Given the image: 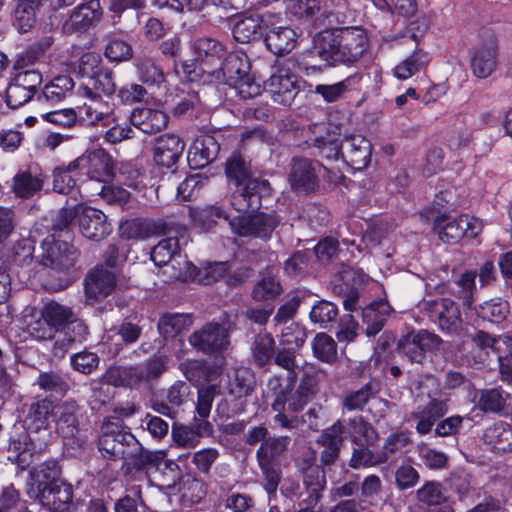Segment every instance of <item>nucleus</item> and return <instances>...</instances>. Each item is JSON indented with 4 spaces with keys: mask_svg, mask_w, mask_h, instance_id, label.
Returning a JSON list of instances; mask_svg holds the SVG:
<instances>
[{
    "mask_svg": "<svg viewBox=\"0 0 512 512\" xmlns=\"http://www.w3.org/2000/svg\"><path fill=\"white\" fill-rule=\"evenodd\" d=\"M368 38L361 27L327 29L313 38L310 56H317L326 66L356 63L366 52Z\"/></svg>",
    "mask_w": 512,
    "mask_h": 512,
    "instance_id": "obj_1",
    "label": "nucleus"
},
{
    "mask_svg": "<svg viewBox=\"0 0 512 512\" xmlns=\"http://www.w3.org/2000/svg\"><path fill=\"white\" fill-rule=\"evenodd\" d=\"M123 230L124 233L127 231L128 238L145 239L154 235L166 234L168 232V225L161 221L136 219L127 222Z\"/></svg>",
    "mask_w": 512,
    "mask_h": 512,
    "instance_id": "obj_42",
    "label": "nucleus"
},
{
    "mask_svg": "<svg viewBox=\"0 0 512 512\" xmlns=\"http://www.w3.org/2000/svg\"><path fill=\"white\" fill-rule=\"evenodd\" d=\"M274 339L270 334H260L256 336L252 353L255 362L259 366H264L270 362L274 355Z\"/></svg>",
    "mask_w": 512,
    "mask_h": 512,
    "instance_id": "obj_62",
    "label": "nucleus"
},
{
    "mask_svg": "<svg viewBox=\"0 0 512 512\" xmlns=\"http://www.w3.org/2000/svg\"><path fill=\"white\" fill-rule=\"evenodd\" d=\"M370 142L361 135L346 136L341 141V157L353 168H365L371 159Z\"/></svg>",
    "mask_w": 512,
    "mask_h": 512,
    "instance_id": "obj_22",
    "label": "nucleus"
},
{
    "mask_svg": "<svg viewBox=\"0 0 512 512\" xmlns=\"http://www.w3.org/2000/svg\"><path fill=\"white\" fill-rule=\"evenodd\" d=\"M296 350L291 348H282L277 351L275 354V363L281 368L286 370L285 376L279 375L282 378V382L285 384V389H289V387L296 382L297 379V368L298 365L296 363Z\"/></svg>",
    "mask_w": 512,
    "mask_h": 512,
    "instance_id": "obj_55",
    "label": "nucleus"
},
{
    "mask_svg": "<svg viewBox=\"0 0 512 512\" xmlns=\"http://www.w3.org/2000/svg\"><path fill=\"white\" fill-rule=\"evenodd\" d=\"M225 171L227 177L237 186L246 185L250 180H257L251 176L245 161L239 155H233L227 160Z\"/></svg>",
    "mask_w": 512,
    "mask_h": 512,
    "instance_id": "obj_61",
    "label": "nucleus"
},
{
    "mask_svg": "<svg viewBox=\"0 0 512 512\" xmlns=\"http://www.w3.org/2000/svg\"><path fill=\"white\" fill-rule=\"evenodd\" d=\"M86 99L78 108L80 117L89 124H96L109 114V105L101 96H82Z\"/></svg>",
    "mask_w": 512,
    "mask_h": 512,
    "instance_id": "obj_47",
    "label": "nucleus"
},
{
    "mask_svg": "<svg viewBox=\"0 0 512 512\" xmlns=\"http://www.w3.org/2000/svg\"><path fill=\"white\" fill-rule=\"evenodd\" d=\"M215 69L201 68L203 75L194 64H182V72L187 81L220 84L225 83L239 90L243 97H254L260 93V85L250 74L251 65L244 53H230Z\"/></svg>",
    "mask_w": 512,
    "mask_h": 512,
    "instance_id": "obj_2",
    "label": "nucleus"
},
{
    "mask_svg": "<svg viewBox=\"0 0 512 512\" xmlns=\"http://www.w3.org/2000/svg\"><path fill=\"white\" fill-rule=\"evenodd\" d=\"M116 90V84L112 72L99 71L89 79V83L77 89L79 96H106L112 95Z\"/></svg>",
    "mask_w": 512,
    "mask_h": 512,
    "instance_id": "obj_40",
    "label": "nucleus"
},
{
    "mask_svg": "<svg viewBox=\"0 0 512 512\" xmlns=\"http://www.w3.org/2000/svg\"><path fill=\"white\" fill-rule=\"evenodd\" d=\"M192 49L196 55L199 65L194 62L196 69L199 71L202 67L206 69H215V65L219 64L224 56L225 50L223 45L210 37H200L196 39L192 44ZM184 64H189L185 62ZM203 75V72L200 71Z\"/></svg>",
    "mask_w": 512,
    "mask_h": 512,
    "instance_id": "obj_24",
    "label": "nucleus"
},
{
    "mask_svg": "<svg viewBox=\"0 0 512 512\" xmlns=\"http://www.w3.org/2000/svg\"><path fill=\"white\" fill-rule=\"evenodd\" d=\"M77 258L78 252L72 245L50 235L42 241L36 262L55 272H68Z\"/></svg>",
    "mask_w": 512,
    "mask_h": 512,
    "instance_id": "obj_6",
    "label": "nucleus"
},
{
    "mask_svg": "<svg viewBox=\"0 0 512 512\" xmlns=\"http://www.w3.org/2000/svg\"><path fill=\"white\" fill-rule=\"evenodd\" d=\"M427 56L422 51H415L394 68V75L401 80H406L415 75L424 67Z\"/></svg>",
    "mask_w": 512,
    "mask_h": 512,
    "instance_id": "obj_60",
    "label": "nucleus"
},
{
    "mask_svg": "<svg viewBox=\"0 0 512 512\" xmlns=\"http://www.w3.org/2000/svg\"><path fill=\"white\" fill-rule=\"evenodd\" d=\"M42 506L51 512H68L73 498L72 487L69 484H63L56 487H50L45 491L34 494Z\"/></svg>",
    "mask_w": 512,
    "mask_h": 512,
    "instance_id": "obj_29",
    "label": "nucleus"
},
{
    "mask_svg": "<svg viewBox=\"0 0 512 512\" xmlns=\"http://www.w3.org/2000/svg\"><path fill=\"white\" fill-rule=\"evenodd\" d=\"M218 151L219 145L214 137L202 136L190 147L187 159L192 168H202L216 158Z\"/></svg>",
    "mask_w": 512,
    "mask_h": 512,
    "instance_id": "obj_31",
    "label": "nucleus"
},
{
    "mask_svg": "<svg viewBox=\"0 0 512 512\" xmlns=\"http://www.w3.org/2000/svg\"><path fill=\"white\" fill-rule=\"evenodd\" d=\"M134 66L139 79L145 84L159 86L165 81L163 70L147 54L137 55L134 60Z\"/></svg>",
    "mask_w": 512,
    "mask_h": 512,
    "instance_id": "obj_43",
    "label": "nucleus"
},
{
    "mask_svg": "<svg viewBox=\"0 0 512 512\" xmlns=\"http://www.w3.org/2000/svg\"><path fill=\"white\" fill-rule=\"evenodd\" d=\"M441 339L426 330L409 333L399 340L398 348L411 362L422 363L427 352L437 349Z\"/></svg>",
    "mask_w": 512,
    "mask_h": 512,
    "instance_id": "obj_16",
    "label": "nucleus"
},
{
    "mask_svg": "<svg viewBox=\"0 0 512 512\" xmlns=\"http://www.w3.org/2000/svg\"><path fill=\"white\" fill-rule=\"evenodd\" d=\"M282 292L280 281L271 274L264 273L261 279L256 283L252 296L257 301L274 299Z\"/></svg>",
    "mask_w": 512,
    "mask_h": 512,
    "instance_id": "obj_59",
    "label": "nucleus"
},
{
    "mask_svg": "<svg viewBox=\"0 0 512 512\" xmlns=\"http://www.w3.org/2000/svg\"><path fill=\"white\" fill-rule=\"evenodd\" d=\"M30 475L31 484L28 490L30 496L45 491L50 487L66 484L62 481L60 467L54 460L45 461L36 466L30 472Z\"/></svg>",
    "mask_w": 512,
    "mask_h": 512,
    "instance_id": "obj_25",
    "label": "nucleus"
},
{
    "mask_svg": "<svg viewBox=\"0 0 512 512\" xmlns=\"http://www.w3.org/2000/svg\"><path fill=\"white\" fill-rule=\"evenodd\" d=\"M46 447L45 442L40 441L36 437H32L27 430L22 429L11 435L7 448V458L11 463L25 470L32 464L34 458L41 454Z\"/></svg>",
    "mask_w": 512,
    "mask_h": 512,
    "instance_id": "obj_9",
    "label": "nucleus"
},
{
    "mask_svg": "<svg viewBox=\"0 0 512 512\" xmlns=\"http://www.w3.org/2000/svg\"><path fill=\"white\" fill-rule=\"evenodd\" d=\"M498 46L495 38L490 36L478 44L471 55V69L478 78L489 77L497 67Z\"/></svg>",
    "mask_w": 512,
    "mask_h": 512,
    "instance_id": "obj_19",
    "label": "nucleus"
},
{
    "mask_svg": "<svg viewBox=\"0 0 512 512\" xmlns=\"http://www.w3.org/2000/svg\"><path fill=\"white\" fill-rule=\"evenodd\" d=\"M79 228L84 237L95 241L104 239L112 230L102 211L87 206L81 211Z\"/></svg>",
    "mask_w": 512,
    "mask_h": 512,
    "instance_id": "obj_23",
    "label": "nucleus"
},
{
    "mask_svg": "<svg viewBox=\"0 0 512 512\" xmlns=\"http://www.w3.org/2000/svg\"><path fill=\"white\" fill-rule=\"evenodd\" d=\"M74 163L75 159L53 170V190L59 194H72L74 200H77V195L80 193L76 188V181L71 173L80 171V169L72 168Z\"/></svg>",
    "mask_w": 512,
    "mask_h": 512,
    "instance_id": "obj_44",
    "label": "nucleus"
},
{
    "mask_svg": "<svg viewBox=\"0 0 512 512\" xmlns=\"http://www.w3.org/2000/svg\"><path fill=\"white\" fill-rule=\"evenodd\" d=\"M43 188V180L30 172H19L13 177L12 190L20 198H30Z\"/></svg>",
    "mask_w": 512,
    "mask_h": 512,
    "instance_id": "obj_52",
    "label": "nucleus"
},
{
    "mask_svg": "<svg viewBox=\"0 0 512 512\" xmlns=\"http://www.w3.org/2000/svg\"><path fill=\"white\" fill-rule=\"evenodd\" d=\"M322 169L327 171L318 161L294 159L289 176L291 188L297 192L313 191L318 186V177Z\"/></svg>",
    "mask_w": 512,
    "mask_h": 512,
    "instance_id": "obj_17",
    "label": "nucleus"
},
{
    "mask_svg": "<svg viewBox=\"0 0 512 512\" xmlns=\"http://www.w3.org/2000/svg\"><path fill=\"white\" fill-rule=\"evenodd\" d=\"M510 312L508 301L501 298H495L485 301L479 306V315L492 323H501L506 319Z\"/></svg>",
    "mask_w": 512,
    "mask_h": 512,
    "instance_id": "obj_57",
    "label": "nucleus"
},
{
    "mask_svg": "<svg viewBox=\"0 0 512 512\" xmlns=\"http://www.w3.org/2000/svg\"><path fill=\"white\" fill-rule=\"evenodd\" d=\"M98 449L104 458L128 460L138 469L155 461V455L144 449L137 438L127 431L123 422L117 418H108L103 421L98 437Z\"/></svg>",
    "mask_w": 512,
    "mask_h": 512,
    "instance_id": "obj_4",
    "label": "nucleus"
},
{
    "mask_svg": "<svg viewBox=\"0 0 512 512\" xmlns=\"http://www.w3.org/2000/svg\"><path fill=\"white\" fill-rule=\"evenodd\" d=\"M101 8L98 0H90L79 5L64 23V29L69 32L85 30L101 16Z\"/></svg>",
    "mask_w": 512,
    "mask_h": 512,
    "instance_id": "obj_32",
    "label": "nucleus"
},
{
    "mask_svg": "<svg viewBox=\"0 0 512 512\" xmlns=\"http://www.w3.org/2000/svg\"><path fill=\"white\" fill-rule=\"evenodd\" d=\"M192 321L188 315L165 314L158 322V330L164 337H175L191 325Z\"/></svg>",
    "mask_w": 512,
    "mask_h": 512,
    "instance_id": "obj_56",
    "label": "nucleus"
},
{
    "mask_svg": "<svg viewBox=\"0 0 512 512\" xmlns=\"http://www.w3.org/2000/svg\"><path fill=\"white\" fill-rule=\"evenodd\" d=\"M390 306L386 301H376L362 309L363 322L366 324V334L374 336L379 333L390 313Z\"/></svg>",
    "mask_w": 512,
    "mask_h": 512,
    "instance_id": "obj_38",
    "label": "nucleus"
},
{
    "mask_svg": "<svg viewBox=\"0 0 512 512\" xmlns=\"http://www.w3.org/2000/svg\"><path fill=\"white\" fill-rule=\"evenodd\" d=\"M290 444V437L278 436L269 437L264 440L257 450L256 456L258 462L264 465L272 464V462L282 455Z\"/></svg>",
    "mask_w": 512,
    "mask_h": 512,
    "instance_id": "obj_48",
    "label": "nucleus"
},
{
    "mask_svg": "<svg viewBox=\"0 0 512 512\" xmlns=\"http://www.w3.org/2000/svg\"><path fill=\"white\" fill-rule=\"evenodd\" d=\"M371 446H357L353 449L349 467L353 469L370 468L387 462V453L374 452Z\"/></svg>",
    "mask_w": 512,
    "mask_h": 512,
    "instance_id": "obj_51",
    "label": "nucleus"
},
{
    "mask_svg": "<svg viewBox=\"0 0 512 512\" xmlns=\"http://www.w3.org/2000/svg\"><path fill=\"white\" fill-rule=\"evenodd\" d=\"M190 345L205 354H217L229 346L228 329L217 322H211L195 330L188 339Z\"/></svg>",
    "mask_w": 512,
    "mask_h": 512,
    "instance_id": "obj_12",
    "label": "nucleus"
},
{
    "mask_svg": "<svg viewBox=\"0 0 512 512\" xmlns=\"http://www.w3.org/2000/svg\"><path fill=\"white\" fill-rule=\"evenodd\" d=\"M74 314L71 308L51 301L41 311L43 320H38L31 324L30 330L37 338H51L54 332L65 330L68 322H71V319H73Z\"/></svg>",
    "mask_w": 512,
    "mask_h": 512,
    "instance_id": "obj_11",
    "label": "nucleus"
},
{
    "mask_svg": "<svg viewBox=\"0 0 512 512\" xmlns=\"http://www.w3.org/2000/svg\"><path fill=\"white\" fill-rule=\"evenodd\" d=\"M42 83V74L37 70H23L14 76L6 89V103L10 108H18L35 95Z\"/></svg>",
    "mask_w": 512,
    "mask_h": 512,
    "instance_id": "obj_13",
    "label": "nucleus"
},
{
    "mask_svg": "<svg viewBox=\"0 0 512 512\" xmlns=\"http://www.w3.org/2000/svg\"><path fill=\"white\" fill-rule=\"evenodd\" d=\"M448 411L446 400L432 398L425 406H419L412 412L411 417L417 421L416 430L420 434L431 431L436 420Z\"/></svg>",
    "mask_w": 512,
    "mask_h": 512,
    "instance_id": "obj_28",
    "label": "nucleus"
},
{
    "mask_svg": "<svg viewBox=\"0 0 512 512\" xmlns=\"http://www.w3.org/2000/svg\"><path fill=\"white\" fill-rule=\"evenodd\" d=\"M374 393L371 384L368 383L357 391L347 393L342 405L348 411L362 410Z\"/></svg>",
    "mask_w": 512,
    "mask_h": 512,
    "instance_id": "obj_64",
    "label": "nucleus"
},
{
    "mask_svg": "<svg viewBox=\"0 0 512 512\" xmlns=\"http://www.w3.org/2000/svg\"><path fill=\"white\" fill-rule=\"evenodd\" d=\"M116 278L113 272L104 268H95L85 278L86 296L95 302L108 296L115 288Z\"/></svg>",
    "mask_w": 512,
    "mask_h": 512,
    "instance_id": "obj_26",
    "label": "nucleus"
},
{
    "mask_svg": "<svg viewBox=\"0 0 512 512\" xmlns=\"http://www.w3.org/2000/svg\"><path fill=\"white\" fill-rule=\"evenodd\" d=\"M279 224L280 221L275 215L263 212L236 216L230 219V226L237 235L263 240L270 239Z\"/></svg>",
    "mask_w": 512,
    "mask_h": 512,
    "instance_id": "obj_10",
    "label": "nucleus"
},
{
    "mask_svg": "<svg viewBox=\"0 0 512 512\" xmlns=\"http://www.w3.org/2000/svg\"><path fill=\"white\" fill-rule=\"evenodd\" d=\"M347 434L356 446H375L379 440L376 429L362 416H355L349 420Z\"/></svg>",
    "mask_w": 512,
    "mask_h": 512,
    "instance_id": "obj_34",
    "label": "nucleus"
},
{
    "mask_svg": "<svg viewBox=\"0 0 512 512\" xmlns=\"http://www.w3.org/2000/svg\"><path fill=\"white\" fill-rule=\"evenodd\" d=\"M483 440L496 451H508L512 448V427L506 422H497L487 427Z\"/></svg>",
    "mask_w": 512,
    "mask_h": 512,
    "instance_id": "obj_41",
    "label": "nucleus"
},
{
    "mask_svg": "<svg viewBox=\"0 0 512 512\" xmlns=\"http://www.w3.org/2000/svg\"><path fill=\"white\" fill-rule=\"evenodd\" d=\"M417 499L421 507L433 508V512H440L436 509L446 502L447 496L441 484L427 482L417 490Z\"/></svg>",
    "mask_w": 512,
    "mask_h": 512,
    "instance_id": "obj_54",
    "label": "nucleus"
},
{
    "mask_svg": "<svg viewBox=\"0 0 512 512\" xmlns=\"http://www.w3.org/2000/svg\"><path fill=\"white\" fill-rule=\"evenodd\" d=\"M265 87L272 100L284 106H289L298 92L294 76L284 68L277 69L267 80Z\"/></svg>",
    "mask_w": 512,
    "mask_h": 512,
    "instance_id": "obj_21",
    "label": "nucleus"
},
{
    "mask_svg": "<svg viewBox=\"0 0 512 512\" xmlns=\"http://www.w3.org/2000/svg\"><path fill=\"white\" fill-rule=\"evenodd\" d=\"M42 0H16L14 26L22 33L30 30L36 23V11Z\"/></svg>",
    "mask_w": 512,
    "mask_h": 512,
    "instance_id": "obj_46",
    "label": "nucleus"
},
{
    "mask_svg": "<svg viewBox=\"0 0 512 512\" xmlns=\"http://www.w3.org/2000/svg\"><path fill=\"white\" fill-rule=\"evenodd\" d=\"M303 482L306 487L307 497L304 498L308 504L317 505L321 498V492L325 487L326 478L320 467H314L303 475Z\"/></svg>",
    "mask_w": 512,
    "mask_h": 512,
    "instance_id": "obj_53",
    "label": "nucleus"
},
{
    "mask_svg": "<svg viewBox=\"0 0 512 512\" xmlns=\"http://www.w3.org/2000/svg\"><path fill=\"white\" fill-rule=\"evenodd\" d=\"M255 378L248 369H237L229 376L228 394L234 398L247 397L254 389Z\"/></svg>",
    "mask_w": 512,
    "mask_h": 512,
    "instance_id": "obj_49",
    "label": "nucleus"
},
{
    "mask_svg": "<svg viewBox=\"0 0 512 512\" xmlns=\"http://www.w3.org/2000/svg\"><path fill=\"white\" fill-rule=\"evenodd\" d=\"M424 308L430 313L431 319L438 324L442 331L450 334H460L461 313L454 301L448 298L425 301Z\"/></svg>",
    "mask_w": 512,
    "mask_h": 512,
    "instance_id": "obj_14",
    "label": "nucleus"
},
{
    "mask_svg": "<svg viewBox=\"0 0 512 512\" xmlns=\"http://www.w3.org/2000/svg\"><path fill=\"white\" fill-rule=\"evenodd\" d=\"M36 384L41 390L50 393L64 394L69 389L67 380L54 371L40 373Z\"/></svg>",
    "mask_w": 512,
    "mask_h": 512,
    "instance_id": "obj_63",
    "label": "nucleus"
},
{
    "mask_svg": "<svg viewBox=\"0 0 512 512\" xmlns=\"http://www.w3.org/2000/svg\"><path fill=\"white\" fill-rule=\"evenodd\" d=\"M133 126L146 134H154L164 129L168 123L167 115L151 108H138L130 115Z\"/></svg>",
    "mask_w": 512,
    "mask_h": 512,
    "instance_id": "obj_30",
    "label": "nucleus"
},
{
    "mask_svg": "<svg viewBox=\"0 0 512 512\" xmlns=\"http://www.w3.org/2000/svg\"><path fill=\"white\" fill-rule=\"evenodd\" d=\"M55 406L47 399L39 400L30 406L26 423L29 429L36 432L41 429H47L50 419L54 417Z\"/></svg>",
    "mask_w": 512,
    "mask_h": 512,
    "instance_id": "obj_45",
    "label": "nucleus"
},
{
    "mask_svg": "<svg viewBox=\"0 0 512 512\" xmlns=\"http://www.w3.org/2000/svg\"><path fill=\"white\" fill-rule=\"evenodd\" d=\"M261 185L262 183L258 180H250L246 185L237 186L231 196V206L242 213L258 209L260 204L258 190Z\"/></svg>",
    "mask_w": 512,
    "mask_h": 512,
    "instance_id": "obj_33",
    "label": "nucleus"
},
{
    "mask_svg": "<svg viewBox=\"0 0 512 512\" xmlns=\"http://www.w3.org/2000/svg\"><path fill=\"white\" fill-rule=\"evenodd\" d=\"M483 224L477 218L461 215L459 217H451L441 215L435 219L434 229L437 231L439 238L447 244H454L463 237L475 238L482 231Z\"/></svg>",
    "mask_w": 512,
    "mask_h": 512,
    "instance_id": "obj_7",
    "label": "nucleus"
},
{
    "mask_svg": "<svg viewBox=\"0 0 512 512\" xmlns=\"http://www.w3.org/2000/svg\"><path fill=\"white\" fill-rule=\"evenodd\" d=\"M264 32L263 14H251L238 20L232 30L234 39L239 43H248Z\"/></svg>",
    "mask_w": 512,
    "mask_h": 512,
    "instance_id": "obj_37",
    "label": "nucleus"
},
{
    "mask_svg": "<svg viewBox=\"0 0 512 512\" xmlns=\"http://www.w3.org/2000/svg\"><path fill=\"white\" fill-rule=\"evenodd\" d=\"M185 143L175 134L157 137L153 146V161L159 167L173 169L180 160Z\"/></svg>",
    "mask_w": 512,
    "mask_h": 512,
    "instance_id": "obj_18",
    "label": "nucleus"
},
{
    "mask_svg": "<svg viewBox=\"0 0 512 512\" xmlns=\"http://www.w3.org/2000/svg\"><path fill=\"white\" fill-rule=\"evenodd\" d=\"M73 167L79 168L80 171L85 170L91 180L108 182L113 177L112 157L103 149H96L77 157Z\"/></svg>",
    "mask_w": 512,
    "mask_h": 512,
    "instance_id": "obj_15",
    "label": "nucleus"
},
{
    "mask_svg": "<svg viewBox=\"0 0 512 512\" xmlns=\"http://www.w3.org/2000/svg\"><path fill=\"white\" fill-rule=\"evenodd\" d=\"M314 356L322 362L333 363L337 359V345L334 339L325 334L318 333L312 341Z\"/></svg>",
    "mask_w": 512,
    "mask_h": 512,
    "instance_id": "obj_58",
    "label": "nucleus"
},
{
    "mask_svg": "<svg viewBox=\"0 0 512 512\" xmlns=\"http://www.w3.org/2000/svg\"><path fill=\"white\" fill-rule=\"evenodd\" d=\"M343 433L344 425L340 420H337L318 436L316 443L323 447L320 452L322 466H331L338 460L344 442Z\"/></svg>",
    "mask_w": 512,
    "mask_h": 512,
    "instance_id": "obj_20",
    "label": "nucleus"
},
{
    "mask_svg": "<svg viewBox=\"0 0 512 512\" xmlns=\"http://www.w3.org/2000/svg\"><path fill=\"white\" fill-rule=\"evenodd\" d=\"M210 428L211 425L208 421H198L195 417L190 426L173 428V439L178 446L195 447L203 433L208 432Z\"/></svg>",
    "mask_w": 512,
    "mask_h": 512,
    "instance_id": "obj_39",
    "label": "nucleus"
},
{
    "mask_svg": "<svg viewBox=\"0 0 512 512\" xmlns=\"http://www.w3.org/2000/svg\"><path fill=\"white\" fill-rule=\"evenodd\" d=\"M318 382V373L314 370H306L303 373L295 390V383L286 390L280 376H273L269 380L268 387L275 396L271 404V408L275 412L273 416L275 427L287 430H293L298 427V417L289 416L286 411L292 413L301 411L308 403L309 398L315 394Z\"/></svg>",
    "mask_w": 512,
    "mask_h": 512,
    "instance_id": "obj_3",
    "label": "nucleus"
},
{
    "mask_svg": "<svg viewBox=\"0 0 512 512\" xmlns=\"http://www.w3.org/2000/svg\"><path fill=\"white\" fill-rule=\"evenodd\" d=\"M108 382L114 386H136L145 381L142 365L117 367L107 374Z\"/></svg>",
    "mask_w": 512,
    "mask_h": 512,
    "instance_id": "obj_50",
    "label": "nucleus"
},
{
    "mask_svg": "<svg viewBox=\"0 0 512 512\" xmlns=\"http://www.w3.org/2000/svg\"><path fill=\"white\" fill-rule=\"evenodd\" d=\"M280 18L269 11L263 13L265 45L275 55L290 53L297 42V33L290 27L280 25Z\"/></svg>",
    "mask_w": 512,
    "mask_h": 512,
    "instance_id": "obj_8",
    "label": "nucleus"
},
{
    "mask_svg": "<svg viewBox=\"0 0 512 512\" xmlns=\"http://www.w3.org/2000/svg\"><path fill=\"white\" fill-rule=\"evenodd\" d=\"M75 82L69 75L54 77L37 96L40 104L56 105L73 95Z\"/></svg>",
    "mask_w": 512,
    "mask_h": 512,
    "instance_id": "obj_27",
    "label": "nucleus"
},
{
    "mask_svg": "<svg viewBox=\"0 0 512 512\" xmlns=\"http://www.w3.org/2000/svg\"><path fill=\"white\" fill-rule=\"evenodd\" d=\"M186 234V230L182 229L179 236L161 240L151 252L153 262L159 267H165L164 273L171 279L186 281L196 275V267L180 249V245L188 241Z\"/></svg>",
    "mask_w": 512,
    "mask_h": 512,
    "instance_id": "obj_5",
    "label": "nucleus"
},
{
    "mask_svg": "<svg viewBox=\"0 0 512 512\" xmlns=\"http://www.w3.org/2000/svg\"><path fill=\"white\" fill-rule=\"evenodd\" d=\"M33 253V240L21 237L5 248L4 258L9 265L23 267L32 263Z\"/></svg>",
    "mask_w": 512,
    "mask_h": 512,
    "instance_id": "obj_36",
    "label": "nucleus"
},
{
    "mask_svg": "<svg viewBox=\"0 0 512 512\" xmlns=\"http://www.w3.org/2000/svg\"><path fill=\"white\" fill-rule=\"evenodd\" d=\"M75 402H63L55 406L54 419L57 432L64 438L73 437L78 431Z\"/></svg>",
    "mask_w": 512,
    "mask_h": 512,
    "instance_id": "obj_35",
    "label": "nucleus"
}]
</instances>
